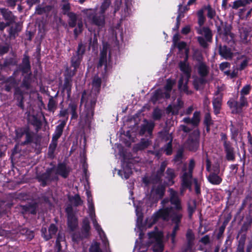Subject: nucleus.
I'll use <instances>...</instances> for the list:
<instances>
[{"mask_svg": "<svg viewBox=\"0 0 252 252\" xmlns=\"http://www.w3.org/2000/svg\"><path fill=\"white\" fill-rule=\"evenodd\" d=\"M168 192L169 193L170 201L171 204L174 206V207H165L166 204L169 202V199H164L161 202L163 208L159 209L158 211L153 214L151 219L152 221V224L150 225L149 227L152 224L156 223L159 218L162 219L163 220L168 221L169 220V215L177 213L183 214V208L180 199L178 197V192L171 188L169 189Z\"/></svg>", "mask_w": 252, "mask_h": 252, "instance_id": "1", "label": "nucleus"}, {"mask_svg": "<svg viewBox=\"0 0 252 252\" xmlns=\"http://www.w3.org/2000/svg\"><path fill=\"white\" fill-rule=\"evenodd\" d=\"M86 194L87 196V200L89 207V212L90 214V216L91 218L93 223L94 228L97 231L100 238H101L105 247L106 248L107 246L108 245V240L106 237L104 231L102 230L100 226L97 223L96 219L94 218L95 214H94V204L93 202V199L91 196V194L89 190L86 191Z\"/></svg>", "mask_w": 252, "mask_h": 252, "instance_id": "2", "label": "nucleus"}, {"mask_svg": "<svg viewBox=\"0 0 252 252\" xmlns=\"http://www.w3.org/2000/svg\"><path fill=\"white\" fill-rule=\"evenodd\" d=\"M179 66L183 74L179 81V89L188 94H190L191 92L188 90L187 84L190 77L191 68L186 61L181 62Z\"/></svg>", "mask_w": 252, "mask_h": 252, "instance_id": "3", "label": "nucleus"}, {"mask_svg": "<svg viewBox=\"0 0 252 252\" xmlns=\"http://www.w3.org/2000/svg\"><path fill=\"white\" fill-rule=\"evenodd\" d=\"M195 166V161L191 159L189 161V169H187L186 167L183 169V174L181 177L182 181V186L184 189L189 188L191 189V183L192 182V171Z\"/></svg>", "mask_w": 252, "mask_h": 252, "instance_id": "4", "label": "nucleus"}, {"mask_svg": "<svg viewBox=\"0 0 252 252\" xmlns=\"http://www.w3.org/2000/svg\"><path fill=\"white\" fill-rule=\"evenodd\" d=\"M197 33L202 36L197 37L200 45L204 48L208 46L209 43L212 42L213 34L211 30L208 27H198L196 28Z\"/></svg>", "mask_w": 252, "mask_h": 252, "instance_id": "5", "label": "nucleus"}, {"mask_svg": "<svg viewBox=\"0 0 252 252\" xmlns=\"http://www.w3.org/2000/svg\"><path fill=\"white\" fill-rule=\"evenodd\" d=\"M149 245H153L152 249L154 252H162L163 250L162 244L163 234L160 231H153L148 233Z\"/></svg>", "mask_w": 252, "mask_h": 252, "instance_id": "6", "label": "nucleus"}, {"mask_svg": "<svg viewBox=\"0 0 252 252\" xmlns=\"http://www.w3.org/2000/svg\"><path fill=\"white\" fill-rule=\"evenodd\" d=\"M175 83V81L168 79L164 89L162 90H158L155 92L152 97L153 101L155 102L156 101L162 98H169L170 96V92Z\"/></svg>", "mask_w": 252, "mask_h": 252, "instance_id": "7", "label": "nucleus"}, {"mask_svg": "<svg viewBox=\"0 0 252 252\" xmlns=\"http://www.w3.org/2000/svg\"><path fill=\"white\" fill-rule=\"evenodd\" d=\"M82 12L86 15L87 18L91 21L92 24L99 27H102L105 23V15L100 13H94L92 9H84Z\"/></svg>", "mask_w": 252, "mask_h": 252, "instance_id": "8", "label": "nucleus"}, {"mask_svg": "<svg viewBox=\"0 0 252 252\" xmlns=\"http://www.w3.org/2000/svg\"><path fill=\"white\" fill-rule=\"evenodd\" d=\"M95 98L87 100L85 104V109L81 115L82 121H84L87 124H89L94 115V109L95 104Z\"/></svg>", "mask_w": 252, "mask_h": 252, "instance_id": "9", "label": "nucleus"}, {"mask_svg": "<svg viewBox=\"0 0 252 252\" xmlns=\"http://www.w3.org/2000/svg\"><path fill=\"white\" fill-rule=\"evenodd\" d=\"M199 136L198 130L193 131L185 143L186 147L190 151L195 152L199 146Z\"/></svg>", "mask_w": 252, "mask_h": 252, "instance_id": "10", "label": "nucleus"}, {"mask_svg": "<svg viewBox=\"0 0 252 252\" xmlns=\"http://www.w3.org/2000/svg\"><path fill=\"white\" fill-rule=\"evenodd\" d=\"M58 179V174L55 167L47 169L45 173L38 176L39 181L41 182L43 186H45L52 181L57 180Z\"/></svg>", "mask_w": 252, "mask_h": 252, "instance_id": "11", "label": "nucleus"}, {"mask_svg": "<svg viewBox=\"0 0 252 252\" xmlns=\"http://www.w3.org/2000/svg\"><path fill=\"white\" fill-rule=\"evenodd\" d=\"M85 51V47L80 43L78 44L75 55L71 59V66L74 68H78L82 61L83 55Z\"/></svg>", "mask_w": 252, "mask_h": 252, "instance_id": "12", "label": "nucleus"}, {"mask_svg": "<svg viewBox=\"0 0 252 252\" xmlns=\"http://www.w3.org/2000/svg\"><path fill=\"white\" fill-rule=\"evenodd\" d=\"M182 217L183 214H181L180 213L173 214L172 215H169V219L171 220L173 223L175 224V226H174L172 233L170 234V237H171V241L173 243H175L176 233L179 229V227Z\"/></svg>", "mask_w": 252, "mask_h": 252, "instance_id": "13", "label": "nucleus"}, {"mask_svg": "<svg viewBox=\"0 0 252 252\" xmlns=\"http://www.w3.org/2000/svg\"><path fill=\"white\" fill-rule=\"evenodd\" d=\"M239 31L241 41L243 43H247L249 33L251 31V28L248 25L244 23L239 25Z\"/></svg>", "mask_w": 252, "mask_h": 252, "instance_id": "14", "label": "nucleus"}, {"mask_svg": "<svg viewBox=\"0 0 252 252\" xmlns=\"http://www.w3.org/2000/svg\"><path fill=\"white\" fill-rule=\"evenodd\" d=\"M195 68L200 76L207 78L209 73L210 68L205 62L198 63L195 65Z\"/></svg>", "mask_w": 252, "mask_h": 252, "instance_id": "15", "label": "nucleus"}, {"mask_svg": "<svg viewBox=\"0 0 252 252\" xmlns=\"http://www.w3.org/2000/svg\"><path fill=\"white\" fill-rule=\"evenodd\" d=\"M56 171L58 175H59L64 178H66L70 171V169L64 163H59L57 167H55Z\"/></svg>", "mask_w": 252, "mask_h": 252, "instance_id": "16", "label": "nucleus"}, {"mask_svg": "<svg viewBox=\"0 0 252 252\" xmlns=\"http://www.w3.org/2000/svg\"><path fill=\"white\" fill-rule=\"evenodd\" d=\"M224 150L226 153V158L228 160L233 161L235 159L234 149L231 146L230 143L225 141L223 143Z\"/></svg>", "mask_w": 252, "mask_h": 252, "instance_id": "17", "label": "nucleus"}, {"mask_svg": "<svg viewBox=\"0 0 252 252\" xmlns=\"http://www.w3.org/2000/svg\"><path fill=\"white\" fill-rule=\"evenodd\" d=\"M184 105V102L180 98H178L176 104L169 105L167 108L168 113H171L175 115L178 114L180 109H181Z\"/></svg>", "mask_w": 252, "mask_h": 252, "instance_id": "18", "label": "nucleus"}, {"mask_svg": "<svg viewBox=\"0 0 252 252\" xmlns=\"http://www.w3.org/2000/svg\"><path fill=\"white\" fill-rule=\"evenodd\" d=\"M219 54L221 57L226 60L231 59L233 55L231 49L226 46H220Z\"/></svg>", "mask_w": 252, "mask_h": 252, "instance_id": "19", "label": "nucleus"}, {"mask_svg": "<svg viewBox=\"0 0 252 252\" xmlns=\"http://www.w3.org/2000/svg\"><path fill=\"white\" fill-rule=\"evenodd\" d=\"M0 11L4 19L10 24H12L15 22V17L12 13L5 8H0Z\"/></svg>", "mask_w": 252, "mask_h": 252, "instance_id": "20", "label": "nucleus"}, {"mask_svg": "<svg viewBox=\"0 0 252 252\" xmlns=\"http://www.w3.org/2000/svg\"><path fill=\"white\" fill-rule=\"evenodd\" d=\"M208 82V79L206 77L202 76H196L194 78L193 84L195 89L197 90H199L203 87V86Z\"/></svg>", "mask_w": 252, "mask_h": 252, "instance_id": "21", "label": "nucleus"}, {"mask_svg": "<svg viewBox=\"0 0 252 252\" xmlns=\"http://www.w3.org/2000/svg\"><path fill=\"white\" fill-rule=\"evenodd\" d=\"M107 47L104 46L102 50L101 51L100 53V59L97 66L98 68L104 65V69L106 70V67L107 66Z\"/></svg>", "mask_w": 252, "mask_h": 252, "instance_id": "22", "label": "nucleus"}, {"mask_svg": "<svg viewBox=\"0 0 252 252\" xmlns=\"http://www.w3.org/2000/svg\"><path fill=\"white\" fill-rule=\"evenodd\" d=\"M164 191V188L162 186L158 185L157 187H154L152 189L151 193L154 195H156L155 199L157 201L158 198H160L163 196Z\"/></svg>", "mask_w": 252, "mask_h": 252, "instance_id": "23", "label": "nucleus"}, {"mask_svg": "<svg viewBox=\"0 0 252 252\" xmlns=\"http://www.w3.org/2000/svg\"><path fill=\"white\" fill-rule=\"evenodd\" d=\"M65 125L66 121H63L60 125L56 126L52 138L58 140L60 137L63 133V129Z\"/></svg>", "mask_w": 252, "mask_h": 252, "instance_id": "24", "label": "nucleus"}, {"mask_svg": "<svg viewBox=\"0 0 252 252\" xmlns=\"http://www.w3.org/2000/svg\"><path fill=\"white\" fill-rule=\"evenodd\" d=\"M151 144V141L149 139H142L140 142L134 147L135 151L142 150L147 148Z\"/></svg>", "mask_w": 252, "mask_h": 252, "instance_id": "25", "label": "nucleus"}, {"mask_svg": "<svg viewBox=\"0 0 252 252\" xmlns=\"http://www.w3.org/2000/svg\"><path fill=\"white\" fill-rule=\"evenodd\" d=\"M222 103L221 97L218 95L215 97L213 101V108L216 115L220 113Z\"/></svg>", "mask_w": 252, "mask_h": 252, "instance_id": "26", "label": "nucleus"}, {"mask_svg": "<svg viewBox=\"0 0 252 252\" xmlns=\"http://www.w3.org/2000/svg\"><path fill=\"white\" fill-rule=\"evenodd\" d=\"M90 230V222L88 219L85 218L83 220L82 227V237H87L89 235Z\"/></svg>", "mask_w": 252, "mask_h": 252, "instance_id": "27", "label": "nucleus"}, {"mask_svg": "<svg viewBox=\"0 0 252 252\" xmlns=\"http://www.w3.org/2000/svg\"><path fill=\"white\" fill-rule=\"evenodd\" d=\"M207 179L211 184L215 185H218L222 182V179L215 173H211Z\"/></svg>", "mask_w": 252, "mask_h": 252, "instance_id": "28", "label": "nucleus"}, {"mask_svg": "<svg viewBox=\"0 0 252 252\" xmlns=\"http://www.w3.org/2000/svg\"><path fill=\"white\" fill-rule=\"evenodd\" d=\"M123 169L120 170L118 171V174L122 177V178H124L125 179H127L129 177L130 175L132 173L131 168L129 166H125V164L124 163L123 165Z\"/></svg>", "mask_w": 252, "mask_h": 252, "instance_id": "29", "label": "nucleus"}, {"mask_svg": "<svg viewBox=\"0 0 252 252\" xmlns=\"http://www.w3.org/2000/svg\"><path fill=\"white\" fill-rule=\"evenodd\" d=\"M176 176L174 169L168 168L165 172V178L168 180V186H171L174 184L173 179Z\"/></svg>", "mask_w": 252, "mask_h": 252, "instance_id": "30", "label": "nucleus"}, {"mask_svg": "<svg viewBox=\"0 0 252 252\" xmlns=\"http://www.w3.org/2000/svg\"><path fill=\"white\" fill-rule=\"evenodd\" d=\"M246 240V235L243 234L241 235L237 246L236 252H244V246Z\"/></svg>", "mask_w": 252, "mask_h": 252, "instance_id": "31", "label": "nucleus"}, {"mask_svg": "<svg viewBox=\"0 0 252 252\" xmlns=\"http://www.w3.org/2000/svg\"><path fill=\"white\" fill-rule=\"evenodd\" d=\"M31 65L28 57H25L22 61V70L24 73H28L30 70Z\"/></svg>", "mask_w": 252, "mask_h": 252, "instance_id": "32", "label": "nucleus"}, {"mask_svg": "<svg viewBox=\"0 0 252 252\" xmlns=\"http://www.w3.org/2000/svg\"><path fill=\"white\" fill-rule=\"evenodd\" d=\"M186 238L188 241L189 248H191L193 244L194 235L191 230L189 229L186 234Z\"/></svg>", "mask_w": 252, "mask_h": 252, "instance_id": "33", "label": "nucleus"}, {"mask_svg": "<svg viewBox=\"0 0 252 252\" xmlns=\"http://www.w3.org/2000/svg\"><path fill=\"white\" fill-rule=\"evenodd\" d=\"M248 105V103L247 98L244 96L241 95L237 105V110H238L239 113L241 112L243 107L247 106Z\"/></svg>", "mask_w": 252, "mask_h": 252, "instance_id": "34", "label": "nucleus"}, {"mask_svg": "<svg viewBox=\"0 0 252 252\" xmlns=\"http://www.w3.org/2000/svg\"><path fill=\"white\" fill-rule=\"evenodd\" d=\"M49 234L44 235V238L46 240H49L52 237V235H55L57 231V228L55 224H52L49 228Z\"/></svg>", "mask_w": 252, "mask_h": 252, "instance_id": "35", "label": "nucleus"}, {"mask_svg": "<svg viewBox=\"0 0 252 252\" xmlns=\"http://www.w3.org/2000/svg\"><path fill=\"white\" fill-rule=\"evenodd\" d=\"M155 126L154 123L153 122H147V123L144 125L141 130V132L144 133L145 131H147L149 134H151L153 129Z\"/></svg>", "mask_w": 252, "mask_h": 252, "instance_id": "36", "label": "nucleus"}, {"mask_svg": "<svg viewBox=\"0 0 252 252\" xmlns=\"http://www.w3.org/2000/svg\"><path fill=\"white\" fill-rule=\"evenodd\" d=\"M67 16L69 18L68 25L70 27L73 28L76 25L77 16L73 12H70L68 14Z\"/></svg>", "mask_w": 252, "mask_h": 252, "instance_id": "37", "label": "nucleus"}, {"mask_svg": "<svg viewBox=\"0 0 252 252\" xmlns=\"http://www.w3.org/2000/svg\"><path fill=\"white\" fill-rule=\"evenodd\" d=\"M111 3V0H103L100 7L99 13L104 15L106 10L109 8Z\"/></svg>", "mask_w": 252, "mask_h": 252, "instance_id": "38", "label": "nucleus"}, {"mask_svg": "<svg viewBox=\"0 0 252 252\" xmlns=\"http://www.w3.org/2000/svg\"><path fill=\"white\" fill-rule=\"evenodd\" d=\"M167 166L166 162H162L160 166L159 169L157 171L156 178L157 180L159 181L161 177H162L163 173L165 170V169Z\"/></svg>", "mask_w": 252, "mask_h": 252, "instance_id": "39", "label": "nucleus"}, {"mask_svg": "<svg viewBox=\"0 0 252 252\" xmlns=\"http://www.w3.org/2000/svg\"><path fill=\"white\" fill-rule=\"evenodd\" d=\"M204 123L206 126L207 130L210 129V126L213 124L211 115L209 113H206L204 116Z\"/></svg>", "mask_w": 252, "mask_h": 252, "instance_id": "40", "label": "nucleus"}, {"mask_svg": "<svg viewBox=\"0 0 252 252\" xmlns=\"http://www.w3.org/2000/svg\"><path fill=\"white\" fill-rule=\"evenodd\" d=\"M77 105L74 103H70L68 105V110H69L71 113V119H77L78 117L76 112Z\"/></svg>", "mask_w": 252, "mask_h": 252, "instance_id": "41", "label": "nucleus"}, {"mask_svg": "<svg viewBox=\"0 0 252 252\" xmlns=\"http://www.w3.org/2000/svg\"><path fill=\"white\" fill-rule=\"evenodd\" d=\"M67 220L68 226L71 228V230H73L77 224V219L76 217L74 215L72 217L69 216L68 218H67Z\"/></svg>", "mask_w": 252, "mask_h": 252, "instance_id": "42", "label": "nucleus"}, {"mask_svg": "<svg viewBox=\"0 0 252 252\" xmlns=\"http://www.w3.org/2000/svg\"><path fill=\"white\" fill-rule=\"evenodd\" d=\"M230 131L232 138L236 141V138L239 133V129L238 128L232 123H231L230 125Z\"/></svg>", "mask_w": 252, "mask_h": 252, "instance_id": "43", "label": "nucleus"}, {"mask_svg": "<svg viewBox=\"0 0 252 252\" xmlns=\"http://www.w3.org/2000/svg\"><path fill=\"white\" fill-rule=\"evenodd\" d=\"M21 30L20 25L16 24L15 27H11L9 30V34L11 37H15L16 34Z\"/></svg>", "mask_w": 252, "mask_h": 252, "instance_id": "44", "label": "nucleus"}, {"mask_svg": "<svg viewBox=\"0 0 252 252\" xmlns=\"http://www.w3.org/2000/svg\"><path fill=\"white\" fill-rule=\"evenodd\" d=\"M64 240V236L63 233H59L58 235L57 239L56 242V246L58 248V251L59 252L61 250V242Z\"/></svg>", "mask_w": 252, "mask_h": 252, "instance_id": "45", "label": "nucleus"}, {"mask_svg": "<svg viewBox=\"0 0 252 252\" xmlns=\"http://www.w3.org/2000/svg\"><path fill=\"white\" fill-rule=\"evenodd\" d=\"M248 3L244 0H237L233 2L232 7L233 9H237L240 7H244Z\"/></svg>", "mask_w": 252, "mask_h": 252, "instance_id": "46", "label": "nucleus"}, {"mask_svg": "<svg viewBox=\"0 0 252 252\" xmlns=\"http://www.w3.org/2000/svg\"><path fill=\"white\" fill-rule=\"evenodd\" d=\"M191 120V124L193 126H197L200 122V112L195 111Z\"/></svg>", "mask_w": 252, "mask_h": 252, "instance_id": "47", "label": "nucleus"}, {"mask_svg": "<svg viewBox=\"0 0 252 252\" xmlns=\"http://www.w3.org/2000/svg\"><path fill=\"white\" fill-rule=\"evenodd\" d=\"M70 200L76 206L80 205L83 203V201L81 200L80 196L78 194H76L72 198H70Z\"/></svg>", "mask_w": 252, "mask_h": 252, "instance_id": "48", "label": "nucleus"}, {"mask_svg": "<svg viewBox=\"0 0 252 252\" xmlns=\"http://www.w3.org/2000/svg\"><path fill=\"white\" fill-rule=\"evenodd\" d=\"M101 83V80L98 77H94L93 81V88L98 91L100 87Z\"/></svg>", "mask_w": 252, "mask_h": 252, "instance_id": "49", "label": "nucleus"}, {"mask_svg": "<svg viewBox=\"0 0 252 252\" xmlns=\"http://www.w3.org/2000/svg\"><path fill=\"white\" fill-rule=\"evenodd\" d=\"M52 9V7L50 5H47L45 7H38L36 8V12L38 14H42L44 13L48 12Z\"/></svg>", "mask_w": 252, "mask_h": 252, "instance_id": "50", "label": "nucleus"}, {"mask_svg": "<svg viewBox=\"0 0 252 252\" xmlns=\"http://www.w3.org/2000/svg\"><path fill=\"white\" fill-rule=\"evenodd\" d=\"M252 223V219L249 218L247 219V221L243 224L241 227V230L243 231L246 232L251 227Z\"/></svg>", "mask_w": 252, "mask_h": 252, "instance_id": "51", "label": "nucleus"}, {"mask_svg": "<svg viewBox=\"0 0 252 252\" xmlns=\"http://www.w3.org/2000/svg\"><path fill=\"white\" fill-rule=\"evenodd\" d=\"M205 9L207 10V16L210 19H213L216 15V11L210 5H207Z\"/></svg>", "mask_w": 252, "mask_h": 252, "instance_id": "52", "label": "nucleus"}, {"mask_svg": "<svg viewBox=\"0 0 252 252\" xmlns=\"http://www.w3.org/2000/svg\"><path fill=\"white\" fill-rule=\"evenodd\" d=\"M77 69L73 68V69H71L70 68L67 67L65 70V75L71 79L76 74Z\"/></svg>", "mask_w": 252, "mask_h": 252, "instance_id": "53", "label": "nucleus"}, {"mask_svg": "<svg viewBox=\"0 0 252 252\" xmlns=\"http://www.w3.org/2000/svg\"><path fill=\"white\" fill-rule=\"evenodd\" d=\"M227 104L230 108H234L233 111H234L236 113H239L238 110H237L238 101L233 99L229 100L227 102Z\"/></svg>", "mask_w": 252, "mask_h": 252, "instance_id": "54", "label": "nucleus"}, {"mask_svg": "<svg viewBox=\"0 0 252 252\" xmlns=\"http://www.w3.org/2000/svg\"><path fill=\"white\" fill-rule=\"evenodd\" d=\"M56 101L53 98H50L48 104V110L50 111L54 112L56 108Z\"/></svg>", "mask_w": 252, "mask_h": 252, "instance_id": "55", "label": "nucleus"}, {"mask_svg": "<svg viewBox=\"0 0 252 252\" xmlns=\"http://www.w3.org/2000/svg\"><path fill=\"white\" fill-rule=\"evenodd\" d=\"M162 115L161 110L156 108L154 109L153 113V119L155 120H159L160 119Z\"/></svg>", "mask_w": 252, "mask_h": 252, "instance_id": "56", "label": "nucleus"}, {"mask_svg": "<svg viewBox=\"0 0 252 252\" xmlns=\"http://www.w3.org/2000/svg\"><path fill=\"white\" fill-rule=\"evenodd\" d=\"M251 90V86L250 85H245L243 87L240 91L241 95L244 96L247 95L250 93Z\"/></svg>", "mask_w": 252, "mask_h": 252, "instance_id": "57", "label": "nucleus"}, {"mask_svg": "<svg viewBox=\"0 0 252 252\" xmlns=\"http://www.w3.org/2000/svg\"><path fill=\"white\" fill-rule=\"evenodd\" d=\"M63 88L66 89L68 93L70 92L71 88V79L65 78L63 85Z\"/></svg>", "mask_w": 252, "mask_h": 252, "instance_id": "58", "label": "nucleus"}, {"mask_svg": "<svg viewBox=\"0 0 252 252\" xmlns=\"http://www.w3.org/2000/svg\"><path fill=\"white\" fill-rule=\"evenodd\" d=\"M9 80H11V82L8 84L5 85V90L7 92H9L12 88L15 87L16 85V82L13 78H10Z\"/></svg>", "mask_w": 252, "mask_h": 252, "instance_id": "59", "label": "nucleus"}, {"mask_svg": "<svg viewBox=\"0 0 252 252\" xmlns=\"http://www.w3.org/2000/svg\"><path fill=\"white\" fill-rule=\"evenodd\" d=\"M16 134L17 138L19 139L21 138L24 134H26L28 135V133L26 129L20 128L16 130ZM27 136L28 137L29 135H27Z\"/></svg>", "mask_w": 252, "mask_h": 252, "instance_id": "60", "label": "nucleus"}, {"mask_svg": "<svg viewBox=\"0 0 252 252\" xmlns=\"http://www.w3.org/2000/svg\"><path fill=\"white\" fill-rule=\"evenodd\" d=\"M172 140L171 139L165 146L164 151L167 155H170L172 153Z\"/></svg>", "mask_w": 252, "mask_h": 252, "instance_id": "61", "label": "nucleus"}, {"mask_svg": "<svg viewBox=\"0 0 252 252\" xmlns=\"http://www.w3.org/2000/svg\"><path fill=\"white\" fill-rule=\"evenodd\" d=\"M90 252H102L101 250L99 248V244L95 243L90 248Z\"/></svg>", "mask_w": 252, "mask_h": 252, "instance_id": "62", "label": "nucleus"}, {"mask_svg": "<svg viewBox=\"0 0 252 252\" xmlns=\"http://www.w3.org/2000/svg\"><path fill=\"white\" fill-rule=\"evenodd\" d=\"M58 140L52 138V141L49 145V151L54 152L57 146Z\"/></svg>", "mask_w": 252, "mask_h": 252, "instance_id": "63", "label": "nucleus"}, {"mask_svg": "<svg viewBox=\"0 0 252 252\" xmlns=\"http://www.w3.org/2000/svg\"><path fill=\"white\" fill-rule=\"evenodd\" d=\"M70 8V4L68 3L64 4L62 6V9L63 13L64 15H68V13H70L69 10Z\"/></svg>", "mask_w": 252, "mask_h": 252, "instance_id": "64", "label": "nucleus"}]
</instances>
